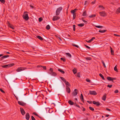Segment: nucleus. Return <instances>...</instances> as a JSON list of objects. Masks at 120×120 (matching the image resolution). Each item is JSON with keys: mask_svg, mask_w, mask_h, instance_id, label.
Returning <instances> with one entry per match:
<instances>
[{"mask_svg": "<svg viewBox=\"0 0 120 120\" xmlns=\"http://www.w3.org/2000/svg\"><path fill=\"white\" fill-rule=\"evenodd\" d=\"M73 30L74 31L75 30V25H73Z\"/></svg>", "mask_w": 120, "mask_h": 120, "instance_id": "obj_58", "label": "nucleus"}, {"mask_svg": "<svg viewBox=\"0 0 120 120\" xmlns=\"http://www.w3.org/2000/svg\"><path fill=\"white\" fill-rule=\"evenodd\" d=\"M112 85H110L109 84L107 85V86L108 87L111 88L112 87Z\"/></svg>", "mask_w": 120, "mask_h": 120, "instance_id": "obj_51", "label": "nucleus"}, {"mask_svg": "<svg viewBox=\"0 0 120 120\" xmlns=\"http://www.w3.org/2000/svg\"><path fill=\"white\" fill-rule=\"evenodd\" d=\"M99 13L100 15L101 16L105 17L106 16V14L104 11L99 12Z\"/></svg>", "mask_w": 120, "mask_h": 120, "instance_id": "obj_5", "label": "nucleus"}, {"mask_svg": "<svg viewBox=\"0 0 120 120\" xmlns=\"http://www.w3.org/2000/svg\"><path fill=\"white\" fill-rule=\"evenodd\" d=\"M95 27L97 28H102V27H103L102 26H95Z\"/></svg>", "mask_w": 120, "mask_h": 120, "instance_id": "obj_40", "label": "nucleus"}, {"mask_svg": "<svg viewBox=\"0 0 120 120\" xmlns=\"http://www.w3.org/2000/svg\"><path fill=\"white\" fill-rule=\"evenodd\" d=\"M82 15L83 16H87L86 12V11H85L83 12V14H82Z\"/></svg>", "mask_w": 120, "mask_h": 120, "instance_id": "obj_23", "label": "nucleus"}, {"mask_svg": "<svg viewBox=\"0 0 120 120\" xmlns=\"http://www.w3.org/2000/svg\"><path fill=\"white\" fill-rule=\"evenodd\" d=\"M31 118L32 120H36L35 118L33 116H31Z\"/></svg>", "mask_w": 120, "mask_h": 120, "instance_id": "obj_50", "label": "nucleus"}, {"mask_svg": "<svg viewBox=\"0 0 120 120\" xmlns=\"http://www.w3.org/2000/svg\"><path fill=\"white\" fill-rule=\"evenodd\" d=\"M84 46L86 47L87 49H90V47H89L88 46H87L85 45H84Z\"/></svg>", "mask_w": 120, "mask_h": 120, "instance_id": "obj_54", "label": "nucleus"}, {"mask_svg": "<svg viewBox=\"0 0 120 120\" xmlns=\"http://www.w3.org/2000/svg\"><path fill=\"white\" fill-rule=\"evenodd\" d=\"M48 73L50 75H52L55 76L56 75V74L55 72H48Z\"/></svg>", "mask_w": 120, "mask_h": 120, "instance_id": "obj_13", "label": "nucleus"}, {"mask_svg": "<svg viewBox=\"0 0 120 120\" xmlns=\"http://www.w3.org/2000/svg\"><path fill=\"white\" fill-rule=\"evenodd\" d=\"M8 25L9 26V27L12 29H15L13 25H11L10 23H8Z\"/></svg>", "mask_w": 120, "mask_h": 120, "instance_id": "obj_16", "label": "nucleus"}, {"mask_svg": "<svg viewBox=\"0 0 120 120\" xmlns=\"http://www.w3.org/2000/svg\"><path fill=\"white\" fill-rule=\"evenodd\" d=\"M9 57V55H5L4 56L1 57L2 59H4V58H7L8 57Z\"/></svg>", "mask_w": 120, "mask_h": 120, "instance_id": "obj_32", "label": "nucleus"}, {"mask_svg": "<svg viewBox=\"0 0 120 120\" xmlns=\"http://www.w3.org/2000/svg\"><path fill=\"white\" fill-rule=\"evenodd\" d=\"M30 7L32 8H34V6L32 5H30Z\"/></svg>", "mask_w": 120, "mask_h": 120, "instance_id": "obj_55", "label": "nucleus"}, {"mask_svg": "<svg viewBox=\"0 0 120 120\" xmlns=\"http://www.w3.org/2000/svg\"><path fill=\"white\" fill-rule=\"evenodd\" d=\"M66 90L67 92L69 93H70V89L69 86H66Z\"/></svg>", "mask_w": 120, "mask_h": 120, "instance_id": "obj_11", "label": "nucleus"}, {"mask_svg": "<svg viewBox=\"0 0 120 120\" xmlns=\"http://www.w3.org/2000/svg\"><path fill=\"white\" fill-rule=\"evenodd\" d=\"M95 39V37H93L90 40V41H91V42L93 40Z\"/></svg>", "mask_w": 120, "mask_h": 120, "instance_id": "obj_52", "label": "nucleus"}, {"mask_svg": "<svg viewBox=\"0 0 120 120\" xmlns=\"http://www.w3.org/2000/svg\"><path fill=\"white\" fill-rule=\"evenodd\" d=\"M0 90L2 92L4 93V91L1 88L0 89Z\"/></svg>", "mask_w": 120, "mask_h": 120, "instance_id": "obj_56", "label": "nucleus"}, {"mask_svg": "<svg viewBox=\"0 0 120 120\" xmlns=\"http://www.w3.org/2000/svg\"><path fill=\"white\" fill-rule=\"evenodd\" d=\"M62 8L61 7H60L57 8L56 10V15H59L60 11L62 10Z\"/></svg>", "mask_w": 120, "mask_h": 120, "instance_id": "obj_3", "label": "nucleus"}, {"mask_svg": "<svg viewBox=\"0 0 120 120\" xmlns=\"http://www.w3.org/2000/svg\"><path fill=\"white\" fill-rule=\"evenodd\" d=\"M78 25L79 27H82L84 26V24L83 23H82L81 24H79Z\"/></svg>", "mask_w": 120, "mask_h": 120, "instance_id": "obj_27", "label": "nucleus"}, {"mask_svg": "<svg viewBox=\"0 0 120 120\" xmlns=\"http://www.w3.org/2000/svg\"><path fill=\"white\" fill-rule=\"evenodd\" d=\"M106 94H104L102 97V99L104 101H105L106 100Z\"/></svg>", "mask_w": 120, "mask_h": 120, "instance_id": "obj_18", "label": "nucleus"}, {"mask_svg": "<svg viewBox=\"0 0 120 120\" xmlns=\"http://www.w3.org/2000/svg\"><path fill=\"white\" fill-rule=\"evenodd\" d=\"M116 13H120V8H118L117 9Z\"/></svg>", "mask_w": 120, "mask_h": 120, "instance_id": "obj_31", "label": "nucleus"}, {"mask_svg": "<svg viewBox=\"0 0 120 120\" xmlns=\"http://www.w3.org/2000/svg\"><path fill=\"white\" fill-rule=\"evenodd\" d=\"M78 90H77L75 89L74 90V92L72 93V97H73L74 96H75L77 95L78 94Z\"/></svg>", "mask_w": 120, "mask_h": 120, "instance_id": "obj_6", "label": "nucleus"}, {"mask_svg": "<svg viewBox=\"0 0 120 120\" xmlns=\"http://www.w3.org/2000/svg\"><path fill=\"white\" fill-rule=\"evenodd\" d=\"M49 70L50 71H51V72H53V69L52 68H50Z\"/></svg>", "mask_w": 120, "mask_h": 120, "instance_id": "obj_60", "label": "nucleus"}, {"mask_svg": "<svg viewBox=\"0 0 120 120\" xmlns=\"http://www.w3.org/2000/svg\"><path fill=\"white\" fill-rule=\"evenodd\" d=\"M96 16L95 15H91L89 16V17L90 18H94Z\"/></svg>", "mask_w": 120, "mask_h": 120, "instance_id": "obj_30", "label": "nucleus"}, {"mask_svg": "<svg viewBox=\"0 0 120 120\" xmlns=\"http://www.w3.org/2000/svg\"><path fill=\"white\" fill-rule=\"evenodd\" d=\"M114 70L116 71H117V67L116 66L114 68Z\"/></svg>", "mask_w": 120, "mask_h": 120, "instance_id": "obj_44", "label": "nucleus"}, {"mask_svg": "<svg viewBox=\"0 0 120 120\" xmlns=\"http://www.w3.org/2000/svg\"><path fill=\"white\" fill-rule=\"evenodd\" d=\"M89 109L90 110L92 111H94V109L91 107H89Z\"/></svg>", "mask_w": 120, "mask_h": 120, "instance_id": "obj_38", "label": "nucleus"}, {"mask_svg": "<svg viewBox=\"0 0 120 120\" xmlns=\"http://www.w3.org/2000/svg\"><path fill=\"white\" fill-rule=\"evenodd\" d=\"M106 109L108 111H110V110L109 109H108V108H106Z\"/></svg>", "mask_w": 120, "mask_h": 120, "instance_id": "obj_64", "label": "nucleus"}, {"mask_svg": "<svg viewBox=\"0 0 120 120\" xmlns=\"http://www.w3.org/2000/svg\"><path fill=\"white\" fill-rule=\"evenodd\" d=\"M43 68V69L46 70V66H42V67Z\"/></svg>", "mask_w": 120, "mask_h": 120, "instance_id": "obj_61", "label": "nucleus"}, {"mask_svg": "<svg viewBox=\"0 0 120 120\" xmlns=\"http://www.w3.org/2000/svg\"><path fill=\"white\" fill-rule=\"evenodd\" d=\"M30 118V115L28 113H27L26 116V118L27 120H29Z\"/></svg>", "mask_w": 120, "mask_h": 120, "instance_id": "obj_14", "label": "nucleus"}, {"mask_svg": "<svg viewBox=\"0 0 120 120\" xmlns=\"http://www.w3.org/2000/svg\"><path fill=\"white\" fill-rule=\"evenodd\" d=\"M77 77H80V72L78 73L77 74Z\"/></svg>", "mask_w": 120, "mask_h": 120, "instance_id": "obj_42", "label": "nucleus"}, {"mask_svg": "<svg viewBox=\"0 0 120 120\" xmlns=\"http://www.w3.org/2000/svg\"><path fill=\"white\" fill-rule=\"evenodd\" d=\"M58 71L60 72L62 74H64V73L65 72L64 71L62 70H61V69H58Z\"/></svg>", "mask_w": 120, "mask_h": 120, "instance_id": "obj_22", "label": "nucleus"}, {"mask_svg": "<svg viewBox=\"0 0 120 120\" xmlns=\"http://www.w3.org/2000/svg\"><path fill=\"white\" fill-rule=\"evenodd\" d=\"M37 37L41 41L43 40L42 38L40 36H38Z\"/></svg>", "mask_w": 120, "mask_h": 120, "instance_id": "obj_24", "label": "nucleus"}, {"mask_svg": "<svg viewBox=\"0 0 120 120\" xmlns=\"http://www.w3.org/2000/svg\"><path fill=\"white\" fill-rule=\"evenodd\" d=\"M68 102L71 105H73L74 104V103L72 101H71L70 100L68 101Z\"/></svg>", "mask_w": 120, "mask_h": 120, "instance_id": "obj_19", "label": "nucleus"}, {"mask_svg": "<svg viewBox=\"0 0 120 120\" xmlns=\"http://www.w3.org/2000/svg\"><path fill=\"white\" fill-rule=\"evenodd\" d=\"M60 60H62L64 62H65L66 61L65 59V58H60Z\"/></svg>", "mask_w": 120, "mask_h": 120, "instance_id": "obj_49", "label": "nucleus"}, {"mask_svg": "<svg viewBox=\"0 0 120 120\" xmlns=\"http://www.w3.org/2000/svg\"><path fill=\"white\" fill-rule=\"evenodd\" d=\"M99 8H101V9H102V10L104 9V8L101 5L99 6Z\"/></svg>", "mask_w": 120, "mask_h": 120, "instance_id": "obj_45", "label": "nucleus"}, {"mask_svg": "<svg viewBox=\"0 0 120 120\" xmlns=\"http://www.w3.org/2000/svg\"><path fill=\"white\" fill-rule=\"evenodd\" d=\"M72 45L73 46H74L78 48L79 47V46L78 45H76L74 44H72Z\"/></svg>", "mask_w": 120, "mask_h": 120, "instance_id": "obj_39", "label": "nucleus"}, {"mask_svg": "<svg viewBox=\"0 0 120 120\" xmlns=\"http://www.w3.org/2000/svg\"><path fill=\"white\" fill-rule=\"evenodd\" d=\"M50 26L49 25H47L46 27V29L47 30H49V29H50Z\"/></svg>", "mask_w": 120, "mask_h": 120, "instance_id": "obj_25", "label": "nucleus"}, {"mask_svg": "<svg viewBox=\"0 0 120 120\" xmlns=\"http://www.w3.org/2000/svg\"><path fill=\"white\" fill-rule=\"evenodd\" d=\"M60 18V17L59 16H53V18L52 20L53 21H54L59 19Z\"/></svg>", "mask_w": 120, "mask_h": 120, "instance_id": "obj_9", "label": "nucleus"}, {"mask_svg": "<svg viewBox=\"0 0 120 120\" xmlns=\"http://www.w3.org/2000/svg\"><path fill=\"white\" fill-rule=\"evenodd\" d=\"M65 83V84L66 86H70V84L68 82L66 81Z\"/></svg>", "mask_w": 120, "mask_h": 120, "instance_id": "obj_21", "label": "nucleus"}, {"mask_svg": "<svg viewBox=\"0 0 120 120\" xmlns=\"http://www.w3.org/2000/svg\"><path fill=\"white\" fill-rule=\"evenodd\" d=\"M33 114L36 116H38V114L37 113H36V112H33Z\"/></svg>", "mask_w": 120, "mask_h": 120, "instance_id": "obj_53", "label": "nucleus"}, {"mask_svg": "<svg viewBox=\"0 0 120 120\" xmlns=\"http://www.w3.org/2000/svg\"><path fill=\"white\" fill-rule=\"evenodd\" d=\"M118 92V91L117 90H116L114 91V93H117Z\"/></svg>", "mask_w": 120, "mask_h": 120, "instance_id": "obj_57", "label": "nucleus"}, {"mask_svg": "<svg viewBox=\"0 0 120 120\" xmlns=\"http://www.w3.org/2000/svg\"><path fill=\"white\" fill-rule=\"evenodd\" d=\"M80 98L81 100V101L83 102H84V99L82 94H81L80 95Z\"/></svg>", "mask_w": 120, "mask_h": 120, "instance_id": "obj_17", "label": "nucleus"}, {"mask_svg": "<svg viewBox=\"0 0 120 120\" xmlns=\"http://www.w3.org/2000/svg\"><path fill=\"white\" fill-rule=\"evenodd\" d=\"M114 35L115 36H117V37H120V35H117L116 34H114Z\"/></svg>", "mask_w": 120, "mask_h": 120, "instance_id": "obj_63", "label": "nucleus"}, {"mask_svg": "<svg viewBox=\"0 0 120 120\" xmlns=\"http://www.w3.org/2000/svg\"><path fill=\"white\" fill-rule=\"evenodd\" d=\"M18 103L20 105L23 106H25L26 105V103L21 101H18Z\"/></svg>", "mask_w": 120, "mask_h": 120, "instance_id": "obj_7", "label": "nucleus"}, {"mask_svg": "<svg viewBox=\"0 0 120 120\" xmlns=\"http://www.w3.org/2000/svg\"><path fill=\"white\" fill-rule=\"evenodd\" d=\"M42 20V19L41 17H40L39 19V22H41Z\"/></svg>", "mask_w": 120, "mask_h": 120, "instance_id": "obj_48", "label": "nucleus"}, {"mask_svg": "<svg viewBox=\"0 0 120 120\" xmlns=\"http://www.w3.org/2000/svg\"><path fill=\"white\" fill-rule=\"evenodd\" d=\"M26 69V68H24L23 67H21L19 68H18L17 69L16 71L17 72H19L24 70Z\"/></svg>", "mask_w": 120, "mask_h": 120, "instance_id": "obj_4", "label": "nucleus"}, {"mask_svg": "<svg viewBox=\"0 0 120 120\" xmlns=\"http://www.w3.org/2000/svg\"><path fill=\"white\" fill-rule=\"evenodd\" d=\"M106 31V30H100L98 31L100 33H103Z\"/></svg>", "mask_w": 120, "mask_h": 120, "instance_id": "obj_29", "label": "nucleus"}, {"mask_svg": "<svg viewBox=\"0 0 120 120\" xmlns=\"http://www.w3.org/2000/svg\"><path fill=\"white\" fill-rule=\"evenodd\" d=\"M20 111L22 114L23 115L25 114V112L24 109L22 108H20Z\"/></svg>", "mask_w": 120, "mask_h": 120, "instance_id": "obj_10", "label": "nucleus"}, {"mask_svg": "<svg viewBox=\"0 0 120 120\" xmlns=\"http://www.w3.org/2000/svg\"><path fill=\"white\" fill-rule=\"evenodd\" d=\"M82 21H83V22H85V23H86L87 22L86 21H85V20H83L82 19Z\"/></svg>", "mask_w": 120, "mask_h": 120, "instance_id": "obj_62", "label": "nucleus"}, {"mask_svg": "<svg viewBox=\"0 0 120 120\" xmlns=\"http://www.w3.org/2000/svg\"><path fill=\"white\" fill-rule=\"evenodd\" d=\"M60 78L62 80L64 83L66 81L65 79L63 77H60Z\"/></svg>", "mask_w": 120, "mask_h": 120, "instance_id": "obj_28", "label": "nucleus"}, {"mask_svg": "<svg viewBox=\"0 0 120 120\" xmlns=\"http://www.w3.org/2000/svg\"><path fill=\"white\" fill-rule=\"evenodd\" d=\"M86 80L87 82H90L91 81L90 80L88 79H86Z\"/></svg>", "mask_w": 120, "mask_h": 120, "instance_id": "obj_46", "label": "nucleus"}, {"mask_svg": "<svg viewBox=\"0 0 120 120\" xmlns=\"http://www.w3.org/2000/svg\"><path fill=\"white\" fill-rule=\"evenodd\" d=\"M72 71L73 73L75 74L77 72V70L75 68H74L72 70Z\"/></svg>", "mask_w": 120, "mask_h": 120, "instance_id": "obj_20", "label": "nucleus"}, {"mask_svg": "<svg viewBox=\"0 0 120 120\" xmlns=\"http://www.w3.org/2000/svg\"><path fill=\"white\" fill-rule=\"evenodd\" d=\"M99 76L102 78V79L103 80H105V78L103 77V75L101 74H99Z\"/></svg>", "mask_w": 120, "mask_h": 120, "instance_id": "obj_33", "label": "nucleus"}, {"mask_svg": "<svg viewBox=\"0 0 120 120\" xmlns=\"http://www.w3.org/2000/svg\"><path fill=\"white\" fill-rule=\"evenodd\" d=\"M26 12H25L24 13V14L22 16L23 19L26 21L28 20L29 19L28 14L27 13H25Z\"/></svg>", "mask_w": 120, "mask_h": 120, "instance_id": "obj_2", "label": "nucleus"}, {"mask_svg": "<svg viewBox=\"0 0 120 120\" xmlns=\"http://www.w3.org/2000/svg\"><path fill=\"white\" fill-rule=\"evenodd\" d=\"M93 103L95 105L97 106H99L100 105V103L98 102H96L95 101H93Z\"/></svg>", "mask_w": 120, "mask_h": 120, "instance_id": "obj_15", "label": "nucleus"}, {"mask_svg": "<svg viewBox=\"0 0 120 120\" xmlns=\"http://www.w3.org/2000/svg\"><path fill=\"white\" fill-rule=\"evenodd\" d=\"M101 62H102V63L103 64V66H104V67L105 68L106 67V66L105 64V63L104 61L102 60H101Z\"/></svg>", "mask_w": 120, "mask_h": 120, "instance_id": "obj_34", "label": "nucleus"}, {"mask_svg": "<svg viewBox=\"0 0 120 120\" xmlns=\"http://www.w3.org/2000/svg\"><path fill=\"white\" fill-rule=\"evenodd\" d=\"M71 13L72 14L75 13V11H74V10H73L71 11Z\"/></svg>", "mask_w": 120, "mask_h": 120, "instance_id": "obj_43", "label": "nucleus"}, {"mask_svg": "<svg viewBox=\"0 0 120 120\" xmlns=\"http://www.w3.org/2000/svg\"><path fill=\"white\" fill-rule=\"evenodd\" d=\"M86 59L87 60H91V59L90 58V57H86Z\"/></svg>", "mask_w": 120, "mask_h": 120, "instance_id": "obj_47", "label": "nucleus"}, {"mask_svg": "<svg viewBox=\"0 0 120 120\" xmlns=\"http://www.w3.org/2000/svg\"><path fill=\"white\" fill-rule=\"evenodd\" d=\"M66 54L69 57H71V55L69 53H66Z\"/></svg>", "mask_w": 120, "mask_h": 120, "instance_id": "obj_35", "label": "nucleus"}, {"mask_svg": "<svg viewBox=\"0 0 120 120\" xmlns=\"http://www.w3.org/2000/svg\"><path fill=\"white\" fill-rule=\"evenodd\" d=\"M14 65V63L10 64H6L3 66L2 67L5 68H8L9 67L13 66Z\"/></svg>", "mask_w": 120, "mask_h": 120, "instance_id": "obj_1", "label": "nucleus"}, {"mask_svg": "<svg viewBox=\"0 0 120 120\" xmlns=\"http://www.w3.org/2000/svg\"><path fill=\"white\" fill-rule=\"evenodd\" d=\"M107 79L108 80L111 81L112 82H113V80L115 79V78H112L110 77H107Z\"/></svg>", "mask_w": 120, "mask_h": 120, "instance_id": "obj_12", "label": "nucleus"}, {"mask_svg": "<svg viewBox=\"0 0 120 120\" xmlns=\"http://www.w3.org/2000/svg\"><path fill=\"white\" fill-rule=\"evenodd\" d=\"M89 93L91 95H96L97 94V93L95 91H90Z\"/></svg>", "mask_w": 120, "mask_h": 120, "instance_id": "obj_8", "label": "nucleus"}, {"mask_svg": "<svg viewBox=\"0 0 120 120\" xmlns=\"http://www.w3.org/2000/svg\"><path fill=\"white\" fill-rule=\"evenodd\" d=\"M0 1L3 4H4L5 2L4 0H0Z\"/></svg>", "mask_w": 120, "mask_h": 120, "instance_id": "obj_41", "label": "nucleus"}, {"mask_svg": "<svg viewBox=\"0 0 120 120\" xmlns=\"http://www.w3.org/2000/svg\"><path fill=\"white\" fill-rule=\"evenodd\" d=\"M111 48V52L112 55H113L114 54V51Z\"/></svg>", "mask_w": 120, "mask_h": 120, "instance_id": "obj_26", "label": "nucleus"}, {"mask_svg": "<svg viewBox=\"0 0 120 120\" xmlns=\"http://www.w3.org/2000/svg\"><path fill=\"white\" fill-rule=\"evenodd\" d=\"M73 14V19H74L75 18L76 16V13H75Z\"/></svg>", "mask_w": 120, "mask_h": 120, "instance_id": "obj_36", "label": "nucleus"}, {"mask_svg": "<svg viewBox=\"0 0 120 120\" xmlns=\"http://www.w3.org/2000/svg\"><path fill=\"white\" fill-rule=\"evenodd\" d=\"M87 102L89 104H91L92 103V101H87Z\"/></svg>", "mask_w": 120, "mask_h": 120, "instance_id": "obj_59", "label": "nucleus"}, {"mask_svg": "<svg viewBox=\"0 0 120 120\" xmlns=\"http://www.w3.org/2000/svg\"><path fill=\"white\" fill-rule=\"evenodd\" d=\"M75 106H77V107H78V108H80V106L79 105H78L77 104L75 103H74V105Z\"/></svg>", "mask_w": 120, "mask_h": 120, "instance_id": "obj_37", "label": "nucleus"}]
</instances>
